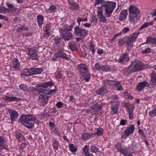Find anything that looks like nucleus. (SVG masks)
<instances>
[{"label": "nucleus", "mask_w": 156, "mask_h": 156, "mask_svg": "<svg viewBox=\"0 0 156 156\" xmlns=\"http://www.w3.org/2000/svg\"><path fill=\"white\" fill-rule=\"evenodd\" d=\"M129 30V29L128 27H125L123 29V32L124 33H126L128 32Z\"/></svg>", "instance_id": "338daca9"}, {"label": "nucleus", "mask_w": 156, "mask_h": 156, "mask_svg": "<svg viewBox=\"0 0 156 156\" xmlns=\"http://www.w3.org/2000/svg\"><path fill=\"white\" fill-rule=\"evenodd\" d=\"M110 99H112L111 102L112 104L116 103V102H119V101L116 95L114 94L109 97Z\"/></svg>", "instance_id": "c85d7f7f"}, {"label": "nucleus", "mask_w": 156, "mask_h": 156, "mask_svg": "<svg viewBox=\"0 0 156 156\" xmlns=\"http://www.w3.org/2000/svg\"><path fill=\"white\" fill-rule=\"evenodd\" d=\"M54 40L55 43L58 44L60 43L61 41V38L58 37H57L55 38Z\"/></svg>", "instance_id": "3c124183"}, {"label": "nucleus", "mask_w": 156, "mask_h": 156, "mask_svg": "<svg viewBox=\"0 0 156 156\" xmlns=\"http://www.w3.org/2000/svg\"><path fill=\"white\" fill-rule=\"evenodd\" d=\"M26 146V144L25 143L22 144L20 146V149H22L25 148Z\"/></svg>", "instance_id": "774afa93"}, {"label": "nucleus", "mask_w": 156, "mask_h": 156, "mask_svg": "<svg viewBox=\"0 0 156 156\" xmlns=\"http://www.w3.org/2000/svg\"><path fill=\"white\" fill-rule=\"evenodd\" d=\"M74 23H75L74 22H73V23L70 25L67 28V30H68L71 31L74 26Z\"/></svg>", "instance_id": "864d4df0"}, {"label": "nucleus", "mask_w": 156, "mask_h": 156, "mask_svg": "<svg viewBox=\"0 0 156 156\" xmlns=\"http://www.w3.org/2000/svg\"><path fill=\"white\" fill-rule=\"evenodd\" d=\"M53 86L52 82L51 81L44 83H42V86L44 88H46L49 87H51Z\"/></svg>", "instance_id": "2f4dec72"}, {"label": "nucleus", "mask_w": 156, "mask_h": 156, "mask_svg": "<svg viewBox=\"0 0 156 156\" xmlns=\"http://www.w3.org/2000/svg\"><path fill=\"white\" fill-rule=\"evenodd\" d=\"M150 83L151 84L156 85V74L154 73L151 74Z\"/></svg>", "instance_id": "bb28decb"}, {"label": "nucleus", "mask_w": 156, "mask_h": 156, "mask_svg": "<svg viewBox=\"0 0 156 156\" xmlns=\"http://www.w3.org/2000/svg\"><path fill=\"white\" fill-rule=\"evenodd\" d=\"M60 33L62 36V38L65 40H70L73 36L71 33L65 30H62Z\"/></svg>", "instance_id": "1a4fd4ad"}, {"label": "nucleus", "mask_w": 156, "mask_h": 156, "mask_svg": "<svg viewBox=\"0 0 156 156\" xmlns=\"http://www.w3.org/2000/svg\"><path fill=\"white\" fill-rule=\"evenodd\" d=\"M37 90L40 93H42V95L49 94L50 92L46 89H43V87L40 85H38L37 86Z\"/></svg>", "instance_id": "a211bd4d"}, {"label": "nucleus", "mask_w": 156, "mask_h": 156, "mask_svg": "<svg viewBox=\"0 0 156 156\" xmlns=\"http://www.w3.org/2000/svg\"><path fill=\"white\" fill-rule=\"evenodd\" d=\"M140 34V33H135L133 34L131 36L130 38L129 39V41L134 42L135 40L138 37V35Z\"/></svg>", "instance_id": "473e14b6"}, {"label": "nucleus", "mask_w": 156, "mask_h": 156, "mask_svg": "<svg viewBox=\"0 0 156 156\" xmlns=\"http://www.w3.org/2000/svg\"><path fill=\"white\" fill-rule=\"evenodd\" d=\"M102 129L101 128H99L97 130L96 132V134L98 136H99L101 135L102 132Z\"/></svg>", "instance_id": "09e8293b"}, {"label": "nucleus", "mask_w": 156, "mask_h": 156, "mask_svg": "<svg viewBox=\"0 0 156 156\" xmlns=\"http://www.w3.org/2000/svg\"><path fill=\"white\" fill-rule=\"evenodd\" d=\"M19 87L21 90L23 91H27L28 90V87L26 85L22 84L19 86Z\"/></svg>", "instance_id": "58836bf2"}, {"label": "nucleus", "mask_w": 156, "mask_h": 156, "mask_svg": "<svg viewBox=\"0 0 156 156\" xmlns=\"http://www.w3.org/2000/svg\"><path fill=\"white\" fill-rule=\"evenodd\" d=\"M62 105V103L61 102H58L57 103L56 105L59 108H61Z\"/></svg>", "instance_id": "e2e57ef3"}, {"label": "nucleus", "mask_w": 156, "mask_h": 156, "mask_svg": "<svg viewBox=\"0 0 156 156\" xmlns=\"http://www.w3.org/2000/svg\"><path fill=\"white\" fill-rule=\"evenodd\" d=\"M134 107L129 108L128 109V112L129 114H133V111Z\"/></svg>", "instance_id": "6e6d98bb"}, {"label": "nucleus", "mask_w": 156, "mask_h": 156, "mask_svg": "<svg viewBox=\"0 0 156 156\" xmlns=\"http://www.w3.org/2000/svg\"><path fill=\"white\" fill-rule=\"evenodd\" d=\"M115 86L118 90L122 91L123 90L122 87V86L120 85V82H116L115 83Z\"/></svg>", "instance_id": "72a5a7b5"}, {"label": "nucleus", "mask_w": 156, "mask_h": 156, "mask_svg": "<svg viewBox=\"0 0 156 156\" xmlns=\"http://www.w3.org/2000/svg\"><path fill=\"white\" fill-rule=\"evenodd\" d=\"M69 147L70 150L73 152H76L77 150V149L75 147L73 144H69Z\"/></svg>", "instance_id": "c9c22d12"}, {"label": "nucleus", "mask_w": 156, "mask_h": 156, "mask_svg": "<svg viewBox=\"0 0 156 156\" xmlns=\"http://www.w3.org/2000/svg\"><path fill=\"white\" fill-rule=\"evenodd\" d=\"M31 75L40 74L43 71L42 69L41 68H31Z\"/></svg>", "instance_id": "4be33fe9"}, {"label": "nucleus", "mask_w": 156, "mask_h": 156, "mask_svg": "<svg viewBox=\"0 0 156 156\" xmlns=\"http://www.w3.org/2000/svg\"><path fill=\"white\" fill-rule=\"evenodd\" d=\"M1 9L2 12H3L4 13L6 12L9 13V12H10L9 10L8 9L4 7H1Z\"/></svg>", "instance_id": "5fc2aeb1"}, {"label": "nucleus", "mask_w": 156, "mask_h": 156, "mask_svg": "<svg viewBox=\"0 0 156 156\" xmlns=\"http://www.w3.org/2000/svg\"><path fill=\"white\" fill-rule=\"evenodd\" d=\"M119 105V102H116V103L112 104V110L113 113H116L117 112L118 106Z\"/></svg>", "instance_id": "393cba45"}, {"label": "nucleus", "mask_w": 156, "mask_h": 156, "mask_svg": "<svg viewBox=\"0 0 156 156\" xmlns=\"http://www.w3.org/2000/svg\"><path fill=\"white\" fill-rule=\"evenodd\" d=\"M5 102H10L11 101H18L20 99L16 97H13L12 96H8L7 95L4 96L2 98Z\"/></svg>", "instance_id": "6e6552de"}, {"label": "nucleus", "mask_w": 156, "mask_h": 156, "mask_svg": "<svg viewBox=\"0 0 156 156\" xmlns=\"http://www.w3.org/2000/svg\"><path fill=\"white\" fill-rule=\"evenodd\" d=\"M27 30V28L24 26H22V27H19L17 29V32L19 33L20 31Z\"/></svg>", "instance_id": "37998d69"}, {"label": "nucleus", "mask_w": 156, "mask_h": 156, "mask_svg": "<svg viewBox=\"0 0 156 156\" xmlns=\"http://www.w3.org/2000/svg\"><path fill=\"white\" fill-rule=\"evenodd\" d=\"M58 142L56 140H55L53 143V147L54 149L58 150Z\"/></svg>", "instance_id": "a19ab883"}, {"label": "nucleus", "mask_w": 156, "mask_h": 156, "mask_svg": "<svg viewBox=\"0 0 156 156\" xmlns=\"http://www.w3.org/2000/svg\"><path fill=\"white\" fill-rule=\"evenodd\" d=\"M39 98L41 100V102L43 106H44L47 104L48 99L46 94H41L39 96Z\"/></svg>", "instance_id": "2eb2a0df"}, {"label": "nucleus", "mask_w": 156, "mask_h": 156, "mask_svg": "<svg viewBox=\"0 0 156 156\" xmlns=\"http://www.w3.org/2000/svg\"><path fill=\"white\" fill-rule=\"evenodd\" d=\"M108 69V67L107 65L101 66V69L102 71L104 72H106L107 71Z\"/></svg>", "instance_id": "c03bdc74"}, {"label": "nucleus", "mask_w": 156, "mask_h": 156, "mask_svg": "<svg viewBox=\"0 0 156 156\" xmlns=\"http://www.w3.org/2000/svg\"><path fill=\"white\" fill-rule=\"evenodd\" d=\"M68 8L70 9H78L79 8V6L76 3L73 2H69Z\"/></svg>", "instance_id": "5701e85b"}, {"label": "nucleus", "mask_w": 156, "mask_h": 156, "mask_svg": "<svg viewBox=\"0 0 156 156\" xmlns=\"http://www.w3.org/2000/svg\"><path fill=\"white\" fill-rule=\"evenodd\" d=\"M126 43V41L123 39H120L119 42V45L122 46L124 45Z\"/></svg>", "instance_id": "8fccbe9b"}, {"label": "nucleus", "mask_w": 156, "mask_h": 156, "mask_svg": "<svg viewBox=\"0 0 156 156\" xmlns=\"http://www.w3.org/2000/svg\"><path fill=\"white\" fill-rule=\"evenodd\" d=\"M69 48L72 51H75L76 49V46L75 44H71L69 45Z\"/></svg>", "instance_id": "a18cd8bd"}, {"label": "nucleus", "mask_w": 156, "mask_h": 156, "mask_svg": "<svg viewBox=\"0 0 156 156\" xmlns=\"http://www.w3.org/2000/svg\"><path fill=\"white\" fill-rule=\"evenodd\" d=\"M89 151V148L87 145H85L83 149V151L84 153V154L88 153Z\"/></svg>", "instance_id": "de8ad7c7"}, {"label": "nucleus", "mask_w": 156, "mask_h": 156, "mask_svg": "<svg viewBox=\"0 0 156 156\" xmlns=\"http://www.w3.org/2000/svg\"><path fill=\"white\" fill-rule=\"evenodd\" d=\"M44 17L41 15H39L37 16V20L38 25L41 27L43 23Z\"/></svg>", "instance_id": "a878e982"}, {"label": "nucleus", "mask_w": 156, "mask_h": 156, "mask_svg": "<svg viewBox=\"0 0 156 156\" xmlns=\"http://www.w3.org/2000/svg\"><path fill=\"white\" fill-rule=\"evenodd\" d=\"M129 59L128 55L127 53H124L121 55L118 62L121 63H125L128 61Z\"/></svg>", "instance_id": "9b49d317"}, {"label": "nucleus", "mask_w": 156, "mask_h": 156, "mask_svg": "<svg viewBox=\"0 0 156 156\" xmlns=\"http://www.w3.org/2000/svg\"><path fill=\"white\" fill-rule=\"evenodd\" d=\"M92 112L95 115L98 114L99 111L101 109V107L97 104L94 105V106L91 107Z\"/></svg>", "instance_id": "6ab92c4d"}, {"label": "nucleus", "mask_w": 156, "mask_h": 156, "mask_svg": "<svg viewBox=\"0 0 156 156\" xmlns=\"http://www.w3.org/2000/svg\"><path fill=\"white\" fill-rule=\"evenodd\" d=\"M49 29V24H47L46 25V27L44 31L45 32H48Z\"/></svg>", "instance_id": "680f3d73"}, {"label": "nucleus", "mask_w": 156, "mask_h": 156, "mask_svg": "<svg viewBox=\"0 0 156 156\" xmlns=\"http://www.w3.org/2000/svg\"><path fill=\"white\" fill-rule=\"evenodd\" d=\"M133 42L132 41H129V40L127 42L128 46H130L132 47L133 46Z\"/></svg>", "instance_id": "0e129e2a"}, {"label": "nucleus", "mask_w": 156, "mask_h": 156, "mask_svg": "<svg viewBox=\"0 0 156 156\" xmlns=\"http://www.w3.org/2000/svg\"><path fill=\"white\" fill-rule=\"evenodd\" d=\"M149 87V84L147 82L144 81L139 83L138 86H137V89L138 91H140L145 87Z\"/></svg>", "instance_id": "f3484780"}, {"label": "nucleus", "mask_w": 156, "mask_h": 156, "mask_svg": "<svg viewBox=\"0 0 156 156\" xmlns=\"http://www.w3.org/2000/svg\"><path fill=\"white\" fill-rule=\"evenodd\" d=\"M115 2L108 1L103 4V6L105 7L106 12L108 14H111L113 11L116 6Z\"/></svg>", "instance_id": "39448f33"}, {"label": "nucleus", "mask_w": 156, "mask_h": 156, "mask_svg": "<svg viewBox=\"0 0 156 156\" xmlns=\"http://www.w3.org/2000/svg\"><path fill=\"white\" fill-rule=\"evenodd\" d=\"M8 111L10 114L11 120L12 121H14L18 116V114L17 112L12 109H9Z\"/></svg>", "instance_id": "4468645a"}, {"label": "nucleus", "mask_w": 156, "mask_h": 156, "mask_svg": "<svg viewBox=\"0 0 156 156\" xmlns=\"http://www.w3.org/2000/svg\"><path fill=\"white\" fill-rule=\"evenodd\" d=\"M90 150L92 152L96 153L98 151V149L95 146L92 145L91 146Z\"/></svg>", "instance_id": "4c0bfd02"}, {"label": "nucleus", "mask_w": 156, "mask_h": 156, "mask_svg": "<svg viewBox=\"0 0 156 156\" xmlns=\"http://www.w3.org/2000/svg\"><path fill=\"white\" fill-rule=\"evenodd\" d=\"M80 74L82 76V80H85L87 82L90 78V74L88 72V70L86 65L80 64L77 66Z\"/></svg>", "instance_id": "20e7f679"}, {"label": "nucleus", "mask_w": 156, "mask_h": 156, "mask_svg": "<svg viewBox=\"0 0 156 156\" xmlns=\"http://www.w3.org/2000/svg\"><path fill=\"white\" fill-rule=\"evenodd\" d=\"M99 18L100 21L102 22L105 23L107 20L103 16L100 17Z\"/></svg>", "instance_id": "bf43d9fd"}, {"label": "nucleus", "mask_w": 156, "mask_h": 156, "mask_svg": "<svg viewBox=\"0 0 156 156\" xmlns=\"http://www.w3.org/2000/svg\"><path fill=\"white\" fill-rule=\"evenodd\" d=\"M108 91L107 88L105 87H102L99 89L96 92L98 94L104 95L107 93Z\"/></svg>", "instance_id": "b1692460"}, {"label": "nucleus", "mask_w": 156, "mask_h": 156, "mask_svg": "<svg viewBox=\"0 0 156 156\" xmlns=\"http://www.w3.org/2000/svg\"><path fill=\"white\" fill-rule=\"evenodd\" d=\"M134 129L135 127L134 125L131 124L129 125L125 131V134L126 136V137H127L130 134L133 133Z\"/></svg>", "instance_id": "ddd939ff"}, {"label": "nucleus", "mask_w": 156, "mask_h": 156, "mask_svg": "<svg viewBox=\"0 0 156 156\" xmlns=\"http://www.w3.org/2000/svg\"><path fill=\"white\" fill-rule=\"evenodd\" d=\"M127 15V10H123L122 11L119 17V19L121 21L124 20L126 18Z\"/></svg>", "instance_id": "412c9836"}, {"label": "nucleus", "mask_w": 156, "mask_h": 156, "mask_svg": "<svg viewBox=\"0 0 156 156\" xmlns=\"http://www.w3.org/2000/svg\"><path fill=\"white\" fill-rule=\"evenodd\" d=\"M105 86H110L114 84V81L108 79H106L104 81Z\"/></svg>", "instance_id": "7c9ffc66"}, {"label": "nucleus", "mask_w": 156, "mask_h": 156, "mask_svg": "<svg viewBox=\"0 0 156 156\" xmlns=\"http://www.w3.org/2000/svg\"><path fill=\"white\" fill-rule=\"evenodd\" d=\"M16 137L18 139V140L20 141L22 140L23 139V136L19 132H16Z\"/></svg>", "instance_id": "ea45409f"}, {"label": "nucleus", "mask_w": 156, "mask_h": 156, "mask_svg": "<svg viewBox=\"0 0 156 156\" xmlns=\"http://www.w3.org/2000/svg\"><path fill=\"white\" fill-rule=\"evenodd\" d=\"M105 0H96L95 2V5H97L101 4L104 2Z\"/></svg>", "instance_id": "4d7b16f0"}, {"label": "nucleus", "mask_w": 156, "mask_h": 156, "mask_svg": "<svg viewBox=\"0 0 156 156\" xmlns=\"http://www.w3.org/2000/svg\"><path fill=\"white\" fill-rule=\"evenodd\" d=\"M144 66L141 61L138 59H135L133 61L128 68L125 69L128 73L134 72L143 70Z\"/></svg>", "instance_id": "f03ea898"}, {"label": "nucleus", "mask_w": 156, "mask_h": 156, "mask_svg": "<svg viewBox=\"0 0 156 156\" xmlns=\"http://www.w3.org/2000/svg\"><path fill=\"white\" fill-rule=\"evenodd\" d=\"M147 41L148 43H156V38L152 37H148L147 39Z\"/></svg>", "instance_id": "e433bc0d"}, {"label": "nucleus", "mask_w": 156, "mask_h": 156, "mask_svg": "<svg viewBox=\"0 0 156 156\" xmlns=\"http://www.w3.org/2000/svg\"><path fill=\"white\" fill-rule=\"evenodd\" d=\"M89 45L90 46L89 49L90 50H91L93 48H94V45L93 44L92 42H90L89 43Z\"/></svg>", "instance_id": "13d9d810"}, {"label": "nucleus", "mask_w": 156, "mask_h": 156, "mask_svg": "<svg viewBox=\"0 0 156 156\" xmlns=\"http://www.w3.org/2000/svg\"><path fill=\"white\" fill-rule=\"evenodd\" d=\"M151 15L153 17L156 16L154 18V20H156V9L154 10V12L151 13Z\"/></svg>", "instance_id": "69168bd1"}, {"label": "nucleus", "mask_w": 156, "mask_h": 156, "mask_svg": "<svg viewBox=\"0 0 156 156\" xmlns=\"http://www.w3.org/2000/svg\"><path fill=\"white\" fill-rule=\"evenodd\" d=\"M129 20L133 23H136L139 20L140 10L135 5H131L129 9Z\"/></svg>", "instance_id": "7ed1b4c3"}, {"label": "nucleus", "mask_w": 156, "mask_h": 156, "mask_svg": "<svg viewBox=\"0 0 156 156\" xmlns=\"http://www.w3.org/2000/svg\"><path fill=\"white\" fill-rule=\"evenodd\" d=\"M119 145L120 149V150H119V151L121 153H122L125 156H133L132 153H129L127 149L126 148L123 149L121 147L120 144Z\"/></svg>", "instance_id": "dca6fc26"}, {"label": "nucleus", "mask_w": 156, "mask_h": 156, "mask_svg": "<svg viewBox=\"0 0 156 156\" xmlns=\"http://www.w3.org/2000/svg\"><path fill=\"white\" fill-rule=\"evenodd\" d=\"M29 54L28 55L32 58L33 60H37L38 59V56L36 53V49L35 48H32L28 49Z\"/></svg>", "instance_id": "9d476101"}, {"label": "nucleus", "mask_w": 156, "mask_h": 156, "mask_svg": "<svg viewBox=\"0 0 156 156\" xmlns=\"http://www.w3.org/2000/svg\"><path fill=\"white\" fill-rule=\"evenodd\" d=\"M92 136V135L87 133H84L82 134V139L84 140H88L89 137Z\"/></svg>", "instance_id": "c756f323"}, {"label": "nucleus", "mask_w": 156, "mask_h": 156, "mask_svg": "<svg viewBox=\"0 0 156 156\" xmlns=\"http://www.w3.org/2000/svg\"><path fill=\"white\" fill-rule=\"evenodd\" d=\"M153 23L152 22H147L143 24L140 28V30H141L144 28L147 27L149 25H151Z\"/></svg>", "instance_id": "f704fd0d"}, {"label": "nucleus", "mask_w": 156, "mask_h": 156, "mask_svg": "<svg viewBox=\"0 0 156 156\" xmlns=\"http://www.w3.org/2000/svg\"><path fill=\"white\" fill-rule=\"evenodd\" d=\"M101 66L99 64L96 63L94 66V68L96 70H99L101 69Z\"/></svg>", "instance_id": "603ef678"}, {"label": "nucleus", "mask_w": 156, "mask_h": 156, "mask_svg": "<svg viewBox=\"0 0 156 156\" xmlns=\"http://www.w3.org/2000/svg\"><path fill=\"white\" fill-rule=\"evenodd\" d=\"M149 114L151 116H156V107L149 112Z\"/></svg>", "instance_id": "79ce46f5"}, {"label": "nucleus", "mask_w": 156, "mask_h": 156, "mask_svg": "<svg viewBox=\"0 0 156 156\" xmlns=\"http://www.w3.org/2000/svg\"><path fill=\"white\" fill-rule=\"evenodd\" d=\"M6 5L9 8L8 9L10 11L9 13L14 12L16 11V9L14 8V5L12 4H10L8 2H7L6 3Z\"/></svg>", "instance_id": "cd10ccee"}, {"label": "nucleus", "mask_w": 156, "mask_h": 156, "mask_svg": "<svg viewBox=\"0 0 156 156\" xmlns=\"http://www.w3.org/2000/svg\"><path fill=\"white\" fill-rule=\"evenodd\" d=\"M10 66L16 70L19 69L20 67V62L16 58H14L12 59V62L10 64Z\"/></svg>", "instance_id": "f8f14e48"}, {"label": "nucleus", "mask_w": 156, "mask_h": 156, "mask_svg": "<svg viewBox=\"0 0 156 156\" xmlns=\"http://www.w3.org/2000/svg\"><path fill=\"white\" fill-rule=\"evenodd\" d=\"M87 31L82 29H80L79 27H75L74 28V33L77 36L84 37L87 34Z\"/></svg>", "instance_id": "423d86ee"}, {"label": "nucleus", "mask_w": 156, "mask_h": 156, "mask_svg": "<svg viewBox=\"0 0 156 156\" xmlns=\"http://www.w3.org/2000/svg\"><path fill=\"white\" fill-rule=\"evenodd\" d=\"M151 50L150 48H147L145 50L142 51H141V52L142 53L146 54L149 53H150L151 52Z\"/></svg>", "instance_id": "49530a36"}, {"label": "nucleus", "mask_w": 156, "mask_h": 156, "mask_svg": "<svg viewBox=\"0 0 156 156\" xmlns=\"http://www.w3.org/2000/svg\"><path fill=\"white\" fill-rule=\"evenodd\" d=\"M35 120V117L31 114L22 115L19 119L20 122L23 125L30 129H32L34 127V121Z\"/></svg>", "instance_id": "f257e3e1"}, {"label": "nucleus", "mask_w": 156, "mask_h": 156, "mask_svg": "<svg viewBox=\"0 0 156 156\" xmlns=\"http://www.w3.org/2000/svg\"><path fill=\"white\" fill-rule=\"evenodd\" d=\"M59 58H61L66 60H69V59L67 58V55L64 52L61 51H59L54 54L51 60L53 61H55Z\"/></svg>", "instance_id": "0eeeda50"}, {"label": "nucleus", "mask_w": 156, "mask_h": 156, "mask_svg": "<svg viewBox=\"0 0 156 156\" xmlns=\"http://www.w3.org/2000/svg\"><path fill=\"white\" fill-rule=\"evenodd\" d=\"M22 75L29 76L31 75V68L28 69H24L21 72Z\"/></svg>", "instance_id": "aec40b11"}, {"label": "nucleus", "mask_w": 156, "mask_h": 156, "mask_svg": "<svg viewBox=\"0 0 156 156\" xmlns=\"http://www.w3.org/2000/svg\"><path fill=\"white\" fill-rule=\"evenodd\" d=\"M97 15L98 16H99V18L102 17L103 16V14L102 13V12L101 11L98 10L97 12Z\"/></svg>", "instance_id": "052dcab7"}]
</instances>
